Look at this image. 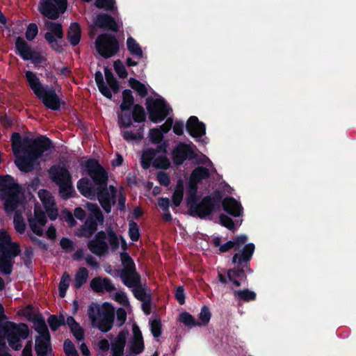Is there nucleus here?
<instances>
[{"mask_svg": "<svg viewBox=\"0 0 356 356\" xmlns=\"http://www.w3.org/2000/svg\"><path fill=\"white\" fill-rule=\"evenodd\" d=\"M254 250V244L249 243L245 244L238 252H236L232 258V263L235 265L234 267L227 270V277L218 273L219 282L227 284L229 280L237 287L241 286L242 283L248 284L247 274L253 273V270L250 268V261Z\"/></svg>", "mask_w": 356, "mask_h": 356, "instance_id": "nucleus-1", "label": "nucleus"}, {"mask_svg": "<svg viewBox=\"0 0 356 356\" xmlns=\"http://www.w3.org/2000/svg\"><path fill=\"white\" fill-rule=\"evenodd\" d=\"M21 186L9 175H0V199L7 214L15 211L20 204Z\"/></svg>", "mask_w": 356, "mask_h": 356, "instance_id": "nucleus-2", "label": "nucleus"}, {"mask_svg": "<svg viewBox=\"0 0 356 356\" xmlns=\"http://www.w3.org/2000/svg\"><path fill=\"white\" fill-rule=\"evenodd\" d=\"M223 193L220 189L215 190L211 195L199 198L187 206L188 213L192 217L205 219L216 211L220 209Z\"/></svg>", "mask_w": 356, "mask_h": 356, "instance_id": "nucleus-3", "label": "nucleus"}, {"mask_svg": "<svg viewBox=\"0 0 356 356\" xmlns=\"http://www.w3.org/2000/svg\"><path fill=\"white\" fill-rule=\"evenodd\" d=\"M112 252H116L119 249V238L116 232L111 227L106 229V232L101 230L97 232L94 238L88 242V248L90 251L99 257L104 256L108 252L109 246Z\"/></svg>", "mask_w": 356, "mask_h": 356, "instance_id": "nucleus-4", "label": "nucleus"}, {"mask_svg": "<svg viewBox=\"0 0 356 356\" xmlns=\"http://www.w3.org/2000/svg\"><path fill=\"white\" fill-rule=\"evenodd\" d=\"M88 315L94 327L106 333L110 331L113 325L115 313L113 309H102L95 302H92L88 309Z\"/></svg>", "mask_w": 356, "mask_h": 356, "instance_id": "nucleus-5", "label": "nucleus"}, {"mask_svg": "<svg viewBox=\"0 0 356 356\" xmlns=\"http://www.w3.org/2000/svg\"><path fill=\"white\" fill-rule=\"evenodd\" d=\"M3 330L9 346L15 350H19L22 348L21 339H27L30 333L28 325L24 323L17 324L7 321Z\"/></svg>", "mask_w": 356, "mask_h": 356, "instance_id": "nucleus-6", "label": "nucleus"}, {"mask_svg": "<svg viewBox=\"0 0 356 356\" xmlns=\"http://www.w3.org/2000/svg\"><path fill=\"white\" fill-rule=\"evenodd\" d=\"M87 208L90 213L86 218L84 225L80 229V235L88 238L97 232L98 224H104V216L97 204L88 202Z\"/></svg>", "mask_w": 356, "mask_h": 356, "instance_id": "nucleus-7", "label": "nucleus"}, {"mask_svg": "<svg viewBox=\"0 0 356 356\" xmlns=\"http://www.w3.org/2000/svg\"><path fill=\"white\" fill-rule=\"evenodd\" d=\"M95 48L98 54L108 59L118 53L120 42L116 37L109 33H102L95 40Z\"/></svg>", "mask_w": 356, "mask_h": 356, "instance_id": "nucleus-8", "label": "nucleus"}, {"mask_svg": "<svg viewBox=\"0 0 356 356\" xmlns=\"http://www.w3.org/2000/svg\"><path fill=\"white\" fill-rule=\"evenodd\" d=\"M54 147L53 143L46 136H40L34 139L26 138L24 140V153H29L38 160L44 152Z\"/></svg>", "mask_w": 356, "mask_h": 356, "instance_id": "nucleus-9", "label": "nucleus"}, {"mask_svg": "<svg viewBox=\"0 0 356 356\" xmlns=\"http://www.w3.org/2000/svg\"><path fill=\"white\" fill-rule=\"evenodd\" d=\"M146 108L149 119L154 123L163 121L171 110L163 98L153 99L149 97L146 99Z\"/></svg>", "mask_w": 356, "mask_h": 356, "instance_id": "nucleus-10", "label": "nucleus"}, {"mask_svg": "<svg viewBox=\"0 0 356 356\" xmlns=\"http://www.w3.org/2000/svg\"><path fill=\"white\" fill-rule=\"evenodd\" d=\"M44 26L49 31L45 33L44 38L50 47L57 53L63 52V47L61 41H60L64 37L62 24L58 22L47 21L44 23Z\"/></svg>", "mask_w": 356, "mask_h": 356, "instance_id": "nucleus-11", "label": "nucleus"}, {"mask_svg": "<svg viewBox=\"0 0 356 356\" xmlns=\"http://www.w3.org/2000/svg\"><path fill=\"white\" fill-rule=\"evenodd\" d=\"M67 7V0H40L38 6L40 13L51 20L59 18Z\"/></svg>", "mask_w": 356, "mask_h": 356, "instance_id": "nucleus-12", "label": "nucleus"}, {"mask_svg": "<svg viewBox=\"0 0 356 356\" xmlns=\"http://www.w3.org/2000/svg\"><path fill=\"white\" fill-rule=\"evenodd\" d=\"M195 145L179 142L172 149L171 157L172 163L176 166L181 165L185 161H192L197 157L195 152Z\"/></svg>", "mask_w": 356, "mask_h": 356, "instance_id": "nucleus-13", "label": "nucleus"}, {"mask_svg": "<svg viewBox=\"0 0 356 356\" xmlns=\"http://www.w3.org/2000/svg\"><path fill=\"white\" fill-rule=\"evenodd\" d=\"M85 167L88 175L92 179L96 187L108 184V172L97 159L93 158L88 159Z\"/></svg>", "mask_w": 356, "mask_h": 356, "instance_id": "nucleus-14", "label": "nucleus"}, {"mask_svg": "<svg viewBox=\"0 0 356 356\" xmlns=\"http://www.w3.org/2000/svg\"><path fill=\"white\" fill-rule=\"evenodd\" d=\"M16 53L24 60H31L33 64H39L42 61L40 52L33 50L25 40L19 36L15 40Z\"/></svg>", "mask_w": 356, "mask_h": 356, "instance_id": "nucleus-15", "label": "nucleus"}, {"mask_svg": "<svg viewBox=\"0 0 356 356\" xmlns=\"http://www.w3.org/2000/svg\"><path fill=\"white\" fill-rule=\"evenodd\" d=\"M37 97L42 101L47 108L55 111H60L61 105L65 104L60 99L55 90L53 88H49L48 86Z\"/></svg>", "mask_w": 356, "mask_h": 356, "instance_id": "nucleus-16", "label": "nucleus"}, {"mask_svg": "<svg viewBox=\"0 0 356 356\" xmlns=\"http://www.w3.org/2000/svg\"><path fill=\"white\" fill-rule=\"evenodd\" d=\"M97 197L101 207L106 213L111 211L112 206L115 205L116 202L113 200L108 190V184L102 185L95 188L93 198Z\"/></svg>", "mask_w": 356, "mask_h": 356, "instance_id": "nucleus-17", "label": "nucleus"}, {"mask_svg": "<svg viewBox=\"0 0 356 356\" xmlns=\"http://www.w3.org/2000/svg\"><path fill=\"white\" fill-rule=\"evenodd\" d=\"M47 172L50 180L56 186L72 179L71 173L64 165H53Z\"/></svg>", "mask_w": 356, "mask_h": 356, "instance_id": "nucleus-18", "label": "nucleus"}, {"mask_svg": "<svg viewBox=\"0 0 356 356\" xmlns=\"http://www.w3.org/2000/svg\"><path fill=\"white\" fill-rule=\"evenodd\" d=\"M186 129L187 133L194 138H202L206 134L205 124L199 120L196 116H191L186 123Z\"/></svg>", "mask_w": 356, "mask_h": 356, "instance_id": "nucleus-19", "label": "nucleus"}, {"mask_svg": "<svg viewBox=\"0 0 356 356\" xmlns=\"http://www.w3.org/2000/svg\"><path fill=\"white\" fill-rule=\"evenodd\" d=\"M90 286L93 291L97 293H103L105 291L112 292L115 290V287L108 277L102 278L95 277L90 283Z\"/></svg>", "mask_w": 356, "mask_h": 356, "instance_id": "nucleus-20", "label": "nucleus"}, {"mask_svg": "<svg viewBox=\"0 0 356 356\" xmlns=\"http://www.w3.org/2000/svg\"><path fill=\"white\" fill-rule=\"evenodd\" d=\"M220 206L222 209L233 217H239L243 213V207L233 197L222 198Z\"/></svg>", "mask_w": 356, "mask_h": 356, "instance_id": "nucleus-21", "label": "nucleus"}, {"mask_svg": "<svg viewBox=\"0 0 356 356\" xmlns=\"http://www.w3.org/2000/svg\"><path fill=\"white\" fill-rule=\"evenodd\" d=\"M128 331L121 330L111 343V350L112 356H123L124 347L127 343Z\"/></svg>", "mask_w": 356, "mask_h": 356, "instance_id": "nucleus-22", "label": "nucleus"}, {"mask_svg": "<svg viewBox=\"0 0 356 356\" xmlns=\"http://www.w3.org/2000/svg\"><path fill=\"white\" fill-rule=\"evenodd\" d=\"M95 24L103 29L118 32L119 26L113 17L106 13L99 14L95 21Z\"/></svg>", "mask_w": 356, "mask_h": 356, "instance_id": "nucleus-23", "label": "nucleus"}, {"mask_svg": "<svg viewBox=\"0 0 356 356\" xmlns=\"http://www.w3.org/2000/svg\"><path fill=\"white\" fill-rule=\"evenodd\" d=\"M133 334L134 337L129 345L130 352L132 354L138 355L143 352L145 345L142 332L136 324L133 325Z\"/></svg>", "mask_w": 356, "mask_h": 356, "instance_id": "nucleus-24", "label": "nucleus"}, {"mask_svg": "<svg viewBox=\"0 0 356 356\" xmlns=\"http://www.w3.org/2000/svg\"><path fill=\"white\" fill-rule=\"evenodd\" d=\"M24 154V155L16 158L15 163L21 172L27 173L33 170L38 160L29 153Z\"/></svg>", "mask_w": 356, "mask_h": 356, "instance_id": "nucleus-25", "label": "nucleus"}, {"mask_svg": "<svg viewBox=\"0 0 356 356\" xmlns=\"http://www.w3.org/2000/svg\"><path fill=\"white\" fill-rule=\"evenodd\" d=\"M35 350L37 356H52L53 350L51 344V337H36Z\"/></svg>", "mask_w": 356, "mask_h": 356, "instance_id": "nucleus-26", "label": "nucleus"}, {"mask_svg": "<svg viewBox=\"0 0 356 356\" xmlns=\"http://www.w3.org/2000/svg\"><path fill=\"white\" fill-rule=\"evenodd\" d=\"M28 319L33 323L35 330L40 334L37 337H51L44 318L42 315L30 316Z\"/></svg>", "mask_w": 356, "mask_h": 356, "instance_id": "nucleus-27", "label": "nucleus"}, {"mask_svg": "<svg viewBox=\"0 0 356 356\" xmlns=\"http://www.w3.org/2000/svg\"><path fill=\"white\" fill-rule=\"evenodd\" d=\"M21 253L19 245L16 243H10L9 245L0 246V258L13 260Z\"/></svg>", "mask_w": 356, "mask_h": 356, "instance_id": "nucleus-28", "label": "nucleus"}, {"mask_svg": "<svg viewBox=\"0 0 356 356\" xmlns=\"http://www.w3.org/2000/svg\"><path fill=\"white\" fill-rule=\"evenodd\" d=\"M25 78L29 83V87L33 91L36 96H39L45 88L40 81V79L32 71H26Z\"/></svg>", "mask_w": 356, "mask_h": 356, "instance_id": "nucleus-29", "label": "nucleus"}, {"mask_svg": "<svg viewBox=\"0 0 356 356\" xmlns=\"http://www.w3.org/2000/svg\"><path fill=\"white\" fill-rule=\"evenodd\" d=\"M77 189L80 193L87 198L93 199L95 186L92 185L88 178H81L77 181Z\"/></svg>", "mask_w": 356, "mask_h": 356, "instance_id": "nucleus-30", "label": "nucleus"}, {"mask_svg": "<svg viewBox=\"0 0 356 356\" xmlns=\"http://www.w3.org/2000/svg\"><path fill=\"white\" fill-rule=\"evenodd\" d=\"M57 186L59 195L63 200H67L74 197L76 191L73 186L72 179Z\"/></svg>", "mask_w": 356, "mask_h": 356, "instance_id": "nucleus-31", "label": "nucleus"}, {"mask_svg": "<svg viewBox=\"0 0 356 356\" xmlns=\"http://www.w3.org/2000/svg\"><path fill=\"white\" fill-rule=\"evenodd\" d=\"M81 30L79 23L73 22L70 24L67 31V39L72 46H76L81 40Z\"/></svg>", "mask_w": 356, "mask_h": 356, "instance_id": "nucleus-32", "label": "nucleus"}, {"mask_svg": "<svg viewBox=\"0 0 356 356\" xmlns=\"http://www.w3.org/2000/svg\"><path fill=\"white\" fill-rule=\"evenodd\" d=\"M122 264L124 268L120 273L127 274L133 273L136 271V265L134 259L127 252H122L120 254Z\"/></svg>", "mask_w": 356, "mask_h": 356, "instance_id": "nucleus-33", "label": "nucleus"}, {"mask_svg": "<svg viewBox=\"0 0 356 356\" xmlns=\"http://www.w3.org/2000/svg\"><path fill=\"white\" fill-rule=\"evenodd\" d=\"M120 277L123 284L127 287H134V289L140 284V275L137 271L133 273H120Z\"/></svg>", "mask_w": 356, "mask_h": 356, "instance_id": "nucleus-34", "label": "nucleus"}, {"mask_svg": "<svg viewBox=\"0 0 356 356\" xmlns=\"http://www.w3.org/2000/svg\"><path fill=\"white\" fill-rule=\"evenodd\" d=\"M134 98L132 92L129 89H125L122 91V102L120 105V108L122 112L130 111L134 107Z\"/></svg>", "mask_w": 356, "mask_h": 356, "instance_id": "nucleus-35", "label": "nucleus"}, {"mask_svg": "<svg viewBox=\"0 0 356 356\" xmlns=\"http://www.w3.org/2000/svg\"><path fill=\"white\" fill-rule=\"evenodd\" d=\"M156 155L154 148H147L143 151L140 164L143 169L147 170L150 168L151 165H153V161L155 159Z\"/></svg>", "mask_w": 356, "mask_h": 356, "instance_id": "nucleus-36", "label": "nucleus"}, {"mask_svg": "<svg viewBox=\"0 0 356 356\" xmlns=\"http://www.w3.org/2000/svg\"><path fill=\"white\" fill-rule=\"evenodd\" d=\"M235 299L239 301L250 302L256 300L257 294L254 291L248 289L243 290H235L233 293Z\"/></svg>", "mask_w": 356, "mask_h": 356, "instance_id": "nucleus-37", "label": "nucleus"}, {"mask_svg": "<svg viewBox=\"0 0 356 356\" xmlns=\"http://www.w3.org/2000/svg\"><path fill=\"white\" fill-rule=\"evenodd\" d=\"M197 182L192 181L191 179L188 184L187 190H186V206L189 205L192 202L195 200H197Z\"/></svg>", "mask_w": 356, "mask_h": 356, "instance_id": "nucleus-38", "label": "nucleus"}, {"mask_svg": "<svg viewBox=\"0 0 356 356\" xmlns=\"http://www.w3.org/2000/svg\"><path fill=\"white\" fill-rule=\"evenodd\" d=\"M127 47L128 51L132 56L138 58H140L143 57V53L141 47L134 38L129 37L127 38Z\"/></svg>", "mask_w": 356, "mask_h": 356, "instance_id": "nucleus-39", "label": "nucleus"}, {"mask_svg": "<svg viewBox=\"0 0 356 356\" xmlns=\"http://www.w3.org/2000/svg\"><path fill=\"white\" fill-rule=\"evenodd\" d=\"M209 175L210 173L208 168L198 166L192 171L190 179L192 181L200 183L202 180L209 178Z\"/></svg>", "mask_w": 356, "mask_h": 356, "instance_id": "nucleus-40", "label": "nucleus"}, {"mask_svg": "<svg viewBox=\"0 0 356 356\" xmlns=\"http://www.w3.org/2000/svg\"><path fill=\"white\" fill-rule=\"evenodd\" d=\"M88 277V270L85 267L79 268L75 274L74 287L76 289H80L87 281Z\"/></svg>", "mask_w": 356, "mask_h": 356, "instance_id": "nucleus-41", "label": "nucleus"}, {"mask_svg": "<svg viewBox=\"0 0 356 356\" xmlns=\"http://www.w3.org/2000/svg\"><path fill=\"white\" fill-rule=\"evenodd\" d=\"M104 75L106 82L114 93L118 92L120 83L115 77L113 72L108 67H104Z\"/></svg>", "mask_w": 356, "mask_h": 356, "instance_id": "nucleus-42", "label": "nucleus"}, {"mask_svg": "<svg viewBox=\"0 0 356 356\" xmlns=\"http://www.w3.org/2000/svg\"><path fill=\"white\" fill-rule=\"evenodd\" d=\"M129 86L142 98L146 97L148 94L145 85L135 78L129 79Z\"/></svg>", "mask_w": 356, "mask_h": 356, "instance_id": "nucleus-43", "label": "nucleus"}, {"mask_svg": "<svg viewBox=\"0 0 356 356\" xmlns=\"http://www.w3.org/2000/svg\"><path fill=\"white\" fill-rule=\"evenodd\" d=\"M70 276L67 272H64L61 276L58 284V293L60 298H64L69 288L70 282Z\"/></svg>", "mask_w": 356, "mask_h": 356, "instance_id": "nucleus-44", "label": "nucleus"}, {"mask_svg": "<svg viewBox=\"0 0 356 356\" xmlns=\"http://www.w3.org/2000/svg\"><path fill=\"white\" fill-rule=\"evenodd\" d=\"M131 117L135 122L141 123L145 122L146 113L144 108L138 104L134 105Z\"/></svg>", "mask_w": 356, "mask_h": 356, "instance_id": "nucleus-45", "label": "nucleus"}, {"mask_svg": "<svg viewBox=\"0 0 356 356\" xmlns=\"http://www.w3.org/2000/svg\"><path fill=\"white\" fill-rule=\"evenodd\" d=\"M179 321L189 327L201 326V323L196 321L195 318L187 312H181L179 314Z\"/></svg>", "mask_w": 356, "mask_h": 356, "instance_id": "nucleus-46", "label": "nucleus"}, {"mask_svg": "<svg viewBox=\"0 0 356 356\" xmlns=\"http://www.w3.org/2000/svg\"><path fill=\"white\" fill-rule=\"evenodd\" d=\"M14 227L19 234H24L26 229V224L24 222L22 215L19 211H16L13 218Z\"/></svg>", "mask_w": 356, "mask_h": 356, "instance_id": "nucleus-47", "label": "nucleus"}, {"mask_svg": "<svg viewBox=\"0 0 356 356\" xmlns=\"http://www.w3.org/2000/svg\"><path fill=\"white\" fill-rule=\"evenodd\" d=\"M132 117L130 113H118V122L120 129H127L132 125Z\"/></svg>", "mask_w": 356, "mask_h": 356, "instance_id": "nucleus-48", "label": "nucleus"}, {"mask_svg": "<svg viewBox=\"0 0 356 356\" xmlns=\"http://www.w3.org/2000/svg\"><path fill=\"white\" fill-rule=\"evenodd\" d=\"M153 167L156 169L167 170L170 167V162L165 155L159 156L153 161Z\"/></svg>", "mask_w": 356, "mask_h": 356, "instance_id": "nucleus-49", "label": "nucleus"}, {"mask_svg": "<svg viewBox=\"0 0 356 356\" xmlns=\"http://www.w3.org/2000/svg\"><path fill=\"white\" fill-rule=\"evenodd\" d=\"M28 219L35 220L41 226L45 225L47 222L45 213L38 207H35L34 209V217H29Z\"/></svg>", "mask_w": 356, "mask_h": 356, "instance_id": "nucleus-50", "label": "nucleus"}, {"mask_svg": "<svg viewBox=\"0 0 356 356\" xmlns=\"http://www.w3.org/2000/svg\"><path fill=\"white\" fill-rule=\"evenodd\" d=\"M13 262L11 259L0 258V273L8 275L12 273Z\"/></svg>", "mask_w": 356, "mask_h": 356, "instance_id": "nucleus-51", "label": "nucleus"}, {"mask_svg": "<svg viewBox=\"0 0 356 356\" xmlns=\"http://www.w3.org/2000/svg\"><path fill=\"white\" fill-rule=\"evenodd\" d=\"M129 236L132 241L136 242L140 238V229L138 224L131 220L129 223Z\"/></svg>", "mask_w": 356, "mask_h": 356, "instance_id": "nucleus-52", "label": "nucleus"}, {"mask_svg": "<svg viewBox=\"0 0 356 356\" xmlns=\"http://www.w3.org/2000/svg\"><path fill=\"white\" fill-rule=\"evenodd\" d=\"M115 0H95V6L99 9L113 11L115 9Z\"/></svg>", "mask_w": 356, "mask_h": 356, "instance_id": "nucleus-53", "label": "nucleus"}, {"mask_svg": "<svg viewBox=\"0 0 356 356\" xmlns=\"http://www.w3.org/2000/svg\"><path fill=\"white\" fill-rule=\"evenodd\" d=\"M63 350L66 356H79L73 342L67 339L63 343Z\"/></svg>", "mask_w": 356, "mask_h": 356, "instance_id": "nucleus-54", "label": "nucleus"}, {"mask_svg": "<svg viewBox=\"0 0 356 356\" xmlns=\"http://www.w3.org/2000/svg\"><path fill=\"white\" fill-rule=\"evenodd\" d=\"M133 293L135 298L140 301H145L151 298V295L146 293L141 284L133 289Z\"/></svg>", "mask_w": 356, "mask_h": 356, "instance_id": "nucleus-55", "label": "nucleus"}, {"mask_svg": "<svg viewBox=\"0 0 356 356\" xmlns=\"http://www.w3.org/2000/svg\"><path fill=\"white\" fill-rule=\"evenodd\" d=\"M149 140L152 143H160L163 140V134L162 131L157 129L153 128L149 130Z\"/></svg>", "mask_w": 356, "mask_h": 356, "instance_id": "nucleus-56", "label": "nucleus"}, {"mask_svg": "<svg viewBox=\"0 0 356 356\" xmlns=\"http://www.w3.org/2000/svg\"><path fill=\"white\" fill-rule=\"evenodd\" d=\"M114 70L120 79H125L128 76V72L122 62L118 59L113 63Z\"/></svg>", "mask_w": 356, "mask_h": 356, "instance_id": "nucleus-57", "label": "nucleus"}, {"mask_svg": "<svg viewBox=\"0 0 356 356\" xmlns=\"http://www.w3.org/2000/svg\"><path fill=\"white\" fill-rule=\"evenodd\" d=\"M33 257V250L31 247H26L24 250L22 259L23 260L24 266L31 268L32 267V259Z\"/></svg>", "mask_w": 356, "mask_h": 356, "instance_id": "nucleus-58", "label": "nucleus"}, {"mask_svg": "<svg viewBox=\"0 0 356 356\" xmlns=\"http://www.w3.org/2000/svg\"><path fill=\"white\" fill-rule=\"evenodd\" d=\"M122 136L127 142L140 141L143 138V134L139 131L134 133L131 131H124L122 133Z\"/></svg>", "mask_w": 356, "mask_h": 356, "instance_id": "nucleus-59", "label": "nucleus"}, {"mask_svg": "<svg viewBox=\"0 0 356 356\" xmlns=\"http://www.w3.org/2000/svg\"><path fill=\"white\" fill-rule=\"evenodd\" d=\"M219 221L222 226L231 231L235 230V225L233 220L226 214L221 213L219 216Z\"/></svg>", "mask_w": 356, "mask_h": 356, "instance_id": "nucleus-60", "label": "nucleus"}, {"mask_svg": "<svg viewBox=\"0 0 356 356\" xmlns=\"http://www.w3.org/2000/svg\"><path fill=\"white\" fill-rule=\"evenodd\" d=\"M211 314L209 307L206 305H204L200 311L199 314V318L201 321L200 323L201 325H206L209 323L211 319Z\"/></svg>", "mask_w": 356, "mask_h": 356, "instance_id": "nucleus-61", "label": "nucleus"}, {"mask_svg": "<svg viewBox=\"0 0 356 356\" xmlns=\"http://www.w3.org/2000/svg\"><path fill=\"white\" fill-rule=\"evenodd\" d=\"M150 327L152 335L155 338H158L161 335V323L159 319H154L150 321Z\"/></svg>", "mask_w": 356, "mask_h": 356, "instance_id": "nucleus-62", "label": "nucleus"}, {"mask_svg": "<svg viewBox=\"0 0 356 356\" xmlns=\"http://www.w3.org/2000/svg\"><path fill=\"white\" fill-rule=\"evenodd\" d=\"M38 33V29L35 23H31L27 26L25 36L29 41L33 40Z\"/></svg>", "mask_w": 356, "mask_h": 356, "instance_id": "nucleus-63", "label": "nucleus"}, {"mask_svg": "<svg viewBox=\"0 0 356 356\" xmlns=\"http://www.w3.org/2000/svg\"><path fill=\"white\" fill-rule=\"evenodd\" d=\"M70 330L76 340L82 341L84 339V337H85L84 330L80 325L79 323H77L76 326L71 327Z\"/></svg>", "mask_w": 356, "mask_h": 356, "instance_id": "nucleus-64", "label": "nucleus"}]
</instances>
